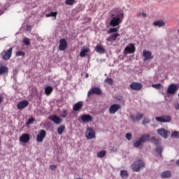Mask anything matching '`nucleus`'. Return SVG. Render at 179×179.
Wrapping results in <instances>:
<instances>
[{"label":"nucleus","instance_id":"obj_27","mask_svg":"<svg viewBox=\"0 0 179 179\" xmlns=\"http://www.w3.org/2000/svg\"><path fill=\"white\" fill-rule=\"evenodd\" d=\"M153 24L154 26L162 27L165 26V22L163 20H158V21L154 22Z\"/></svg>","mask_w":179,"mask_h":179},{"label":"nucleus","instance_id":"obj_7","mask_svg":"<svg viewBox=\"0 0 179 179\" xmlns=\"http://www.w3.org/2000/svg\"><path fill=\"white\" fill-rule=\"evenodd\" d=\"M121 108H122V106L120 104H118V103L112 104L109 108V113L114 115L118 110Z\"/></svg>","mask_w":179,"mask_h":179},{"label":"nucleus","instance_id":"obj_29","mask_svg":"<svg viewBox=\"0 0 179 179\" xmlns=\"http://www.w3.org/2000/svg\"><path fill=\"white\" fill-rule=\"evenodd\" d=\"M129 176V174L128 173L127 171L123 170L120 171V177L123 179H125Z\"/></svg>","mask_w":179,"mask_h":179},{"label":"nucleus","instance_id":"obj_1","mask_svg":"<svg viewBox=\"0 0 179 179\" xmlns=\"http://www.w3.org/2000/svg\"><path fill=\"white\" fill-rule=\"evenodd\" d=\"M145 167V162L141 159H138L136 162H133L131 165V169L133 172L139 173L141 169H143Z\"/></svg>","mask_w":179,"mask_h":179},{"label":"nucleus","instance_id":"obj_8","mask_svg":"<svg viewBox=\"0 0 179 179\" xmlns=\"http://www.w3.org/2000/svg\"><path fill=\"white\" fill-rule=\"evenodd\" d=\"M80 120L83 123H88L92 120V117L89 114L81 115L78 118V121L80 122Z\"/></svg>","mask_w":179,"mask_h":179},{"label":"nucleus","instance_id":"obj_22","mask_svg":"<svg viewBox=\"0 0 179 179\" xmlns=\"http://www.w3.org/2000/svg\"><path fill=\"white\" fill-rule=\"evenodd\" d=\"M161 177L163 179H169L172 177V173L170 171H165L161 173Z\"/></svg>","mask_w":179,"mask_h":179},{"label":"nucleus","instance_id":"obj_32","mask_svg":"<svg viewBox=\"0 0 179 179\" xmlns=\"http://www.w3.org/2000/svg\"><path fill=\"white\" fill-rule=\"evenodd\" d=\"M150 140H151L152 143H154V145H157L160 144V141L157 139L155 136L151 137Z\"/></svg>","mask_w":179,"mask_h":179},{"label":"nucleus","instance_id":"obj_55","mask_svg":"<svg viewBox=\"0 0 179 179\" xmlns=\"http://www.w3.org/2000/svg\"><path fill=\"white\" fill-rule=\"evenodd\" d=\"M178 97H179V93H178Z\"/></svg>","mask_w":179,"mask_h":179},{"label":"nucleus","instance_id":"obj_13","mask_svg":"<svg viewBox=\"0 0 179 179\" xmlns=\"http://www.w3.org/2000/svg\"><path fill=\"white\" fill-rule=\"evenodd\" d=\"M48 119L52 120L56 124H60L62 122V120L57 115H52L48 117Z\"/></svg>","mask_w":179,"mask_h":179},{"label":"nucleus","instance_id":"obj_3","mask_svg":"<svg viewBox=\"0 0 179 179\" xmlns=\"http://www.w3.org/2000/svg\"><path fill=\"white\" fill-rule=\"evenodd\" d=\"M123 18H124L123 13L117 14L115 17H112V19L110 20L109 23L110 26L115 27L116 26L120 25Z\"/></svg>","mask_w":179,"mask_h":179},{"label":"nucleus","instance_id":"obj_14","mask_svg":"<svg viewBox=\"0 0 179 179\" xmlns=\"http://www.w3.org/2000/svg\"><path fill=\"white\" fill-rule=\"evenodd\" d=\"M67 48L68 43L66 40H65L64 38H62L60 40V44L59 45V50H60V51H64V50H66Z\"/></svg>","mask_w":179,"mask_h":179},{"label":"nucleus","instance_id":"obj_24","mask_svg":"<svg viewBox=\"0 0 179 179\" xmlns=\"http://www.w3.org/2000/svg\"><path fill=\"white\" fill-rule=\"evenodd\" d=\"M95 51L100 54L105 53V49L103 48V46L101 45H97L95 47Z\"/></svg>","mask_w":179,"mask_h":179},{"label":"nucleus","instance_id":"obj_45","mask_svg":"<svg viewBox=\"0 0 179 179\" xmlns=\"http://www.w3.org/2000/svg\"><path fill=\"white\" fill-rule=\"evenodd\" d=\"M34 118L33 117H31V118H30L29 120H27V124H33V122H34Z\"/></svg>","mask_w":179,"mask_h":179},{"label":"nucleus","instance_id":"obj_18","mask_svg":"<svg viewBox=\"0 0 179 179\" xmlns=\"http://www.w3.org/2000/svg\"><path fill=\"white\" fill-rule=\"evenodd\" d=\"M20 141L23 143H27L30 141V136L29 134H23L20 138Z\"/></svg>","mask_w":179,"mask_h":179},{"label":"nucleus","instance_id":"obj_37","mask_svg":"<svg viewBox=\"0 0 179 179\" xmlns=\"http://www.w3.org/2000/svg\"><path fill=\"white\" fill-rule=\"evenodd\" d=\"M58 13L57 12H51L49 14L46 15V17H57Z\"/></svg>","mask_w":179,"mask_h":179},{"label":"nucleus","instance_id":"obj_5","mask_svg":"<svg viewBox=\"0 0 179 179\" xmlns=\"http://www.w3.org/2000/svg\"><path fill=\"white\" fill-rule=\"evenodd\" d=\"M156 120L159 122L167 123L171 122V117L169 115H162L161 117H156Z\"/></svg>","mask_w":179,"mask_h":179},{"label":"nucleus","instance_id":"obj_36","mask_svg":"<svg viewBox=\"0 0 179 179\" xmlns=\"http://www.w3.org/2000/svg\"><path fill=\"white\" fill-rule=\"evenodd\" d=\"M22 42L26 45H31V42H30V39L29 38H24L22 40Z\"/></svg>","mask_w":179,"mask_h":179},{"label":"nucleus","instance_id":"obj_10","mask_svg":"<svg viewBox=\"0 0 179 179\" xmlns=\"http://www.w3.org/2000/svg\"><path fill=\"white\" fill-rule=\"evenodd\" d=\"M13 48H10V49L4 51L1 53V57L3 59H10L12 55Z\"/></svg>","mask_w":179,"mask_h":179},{"label":"nucleus","instance_id":"obj_30","mask_svg":"<svg viewBox=\"0 0 179 179\" xmlns=\"http://www.w3.org/2000/svg\"><path fill=\"white\" fill-rule=\"evenodd\" d=\"M152 87L154 89H157V90H162L164 88V86L159 83V84H152Z\"/></svg>","mask_w":179,"mask_h":179},{"label":"nucleus","instance_id":"obj_40","mask_svg":"<svg viewBox=\"0 0 179 179\" xmlns=\"http://www.w3.org/2000/svg\"><path fill=\"white\" fill-rule=\"evenodd\" d=\"M150 123V119L146 117V118H144L143 120H142V124L143 125H145L147 124H149Z\"/></svg>","mask_w":179,"mask_h":179},{"label":"nucleus","instance_id":"obj_39","mask_svg":"<svg viewBox=\"0 0 179 179\" xmlns=\"http://www.w3.org/2000/svg\"><path fill=\"white\" fill-rule=\"evenodd\" d=\"M105 83H106L109 85H113L114 83L113 80L112 78H106L105 80Z\"/></svg>","mask_w":179,"mask_h":179},{"label":"nucleus","instance_id":"obj_26","mask_svg":"<svg viewBox=\"0 0 179 179\" xmlns=\"http://www.w3.org/2000/svg\"><path fill=\"white\" fill-rule=\"evenodd\" d=\"M8 73V68L6 66H0V75H6Z\"/></svg>","mask_w":179,"mask_h":179},{"label":"nucleus","instance_id":"obj_41","mask_svg":"<svg viewBox=\"0 0 179 179\" xmlns=\"http://www.w3.org/2000/svg\"><path fill=\"white\" fill-rule=\"evenodd\" d=\"M68 117V111L66 110H64L62 113V118H66Z\"/></svg>","mask_w":179,"mask_h":179},{"label":"nucleus","instance_id":"obj_9","mask_svg":"<svg viewBox=\"0 0 179 179\" xmlns=\"http://www.w3.org/2000/svg\"><path fill=\"white\" fill-rule=\"evenodd\" d=\"M46 135H47V133L45 130L42 129L39 131V134H38L36 136L37 142L42 143L44 138L46 137Z\"/></svg>","mask_w":179,"mask_h":179},{"label":"nucleus","instance_id":"obj_49","mask_svg":"<svg viewBox=\"0 0 179 179\" xmlns=\"http://www.w3.org/2000/svg\"><path fill=\"white\" fill-rule=\"evenodd\" d=\"M175 108H176L177 110L179 109V103L175 105Z\"/></svg>","mask_w":179,"mask_h":179},{"label":"nucleus","instance_id":"obj_20","mask_svg":"<svg viewBox=\"0 0 179 179\" xmlns=\"http://www.w3.org/2000/svg\"><path fill=\"white\" fill-rule=\"evenodd\" d=\"M29 106V102L26 100L20 101L17 104V108L22 110L26 108Z\"/></svg>","mask_w":179,"mask_h":179},{"label":"nucleus","instance_id":"obj_11","mask_svg":"<svg viewBox=\"0 0 179 179\" xmlns=\"http://www.w3.org/2000/svg\"><path fill=\"white\" fill-rule=\"evenodd\" d=\"M142 56L145 57L144 62L153 59L154 57L152 55V52L148 50H143Z\"/></svg>","mask_w":179,"mask_h":179},{"label":"nucleus","instance_id":"obj_56","mask_svg":"<svg viewBox=\"0 0 179 179\" xmlns=\"http://www.w3.org/2000/svg\"><path fill=\"white\" fill-rule=\"evenodd\" d=\"M178 43H179V39H178Z\"/></svg>","mask_w":179,"mask_h":179},{"label":"nucleus","instance_id":"obj_53","mask_svg":"<svg viewBox=\"0 0 179 179\" xmlns=\"http://www.w3.org/2000/svg\"><path fill=\"white\" fill-rule=\"evenodd\" d=\"M77 179H82V178H77Z\"/></svg>","mask_w":179,"mask_h":179},{"label":"nucleus","instance_id":"obj_31","mask_svg":"<svg viewBox=\"0 0 179 179\" xmlns=\"http://www.w3.org/2000/svg\"><path fill=\"white\" fill-rule=\"evenodd\" d=\"M64 130H65V126L61 125L57 128V134L59 135H62Z\"/></svg>","mask_w":179,"mask_h":179},{"label":"nucleus","instance_id":"obj_4","mask_svg":"<svg viewBox=\"0 0 179 179\" xmlns=\"http://www.w3.org/2000/svg\"><path fill=\"white\" fill-rule=\"evenodd\" d=\"M85 137L87 139L90 140L92 138H96V134L93 128L92 127H87V131L85 133Z\"/></svg>","mask_w":179,"mask_h":179},{"label":"nucleus","instance_id":"obj_12","mask_svg":"<svg viewBox=\"0 0 179 179\" xmlns=\"http://www.w3.org/2000/svg\"><path fill=\"white\" fill-rule=\"evenodd\" d=\"M177 90L178 86L176 84H170L167 90V93L169 94H175Z\"/></svg>","mask_w":179,"mask_h":179},{"label":"nucleus","instance_id":"obj_17","mask_svg":"<svg viewBox=\"0 0 179 179\" xmlns=\"http://www.w3.org/2000/svg\"><path fill=\"white\" fill-rule=\"evenodd\" d=\"M124 51L129 54H133L136 51V47L134 44L130 43L125 48Z\"/></svg>","mask_w":179,"mask_h":179},{"label":"nucleus","instance_id":"obj_54","mask_svg":"<svg viewBox=\"0 0 179 179\" xmlns=\"http://www.w3.org/2000/svg\"><path fill=\"white\" fill-rule=\"evenodd\" d=\"M178 33H179V29H178Z\"/></svg>","mask_w":179,"mask_h":179},{"label":"nucleus","instance_id":"obj_15","mask_svg":"<svg viewBox=\"0 0 179 179\" xmlns=\"http://www.w3.org/2000/svg\"><path fill=\"white\" fill-rule=\"evenodd\" d=\"M143 117V113H137L135 116L134 115H130V118L133 122H138Z\"/></svg>","mask_w":179,"mask_h":179},{"label":"nucleus","instance_id":"obj_16","mask_svg":"<svg viewBox=\"0 0 179 179\" xmlns=\"http://www.w3.org/2000/svg\"><path fill=\"white\" fill-rule=\"evenodd\" d=\"M131 90L140 91L143 88V85L137 83H133L129 85Z\"/></svg>","mask_w":179,"mask_h":179},{"label":"nucleus","instance_id":"obj_42","mask_svg":"<svg viewBox=\"0 0 179 179\" xmlns=\"http://www.w3.org/2000/svg\"><path fill=\"white\" fill-rule=\"evenodd\" d=\"M171 136L174 138H179V132L175 131L171 134Z\"/></svg>","mask_w":179,"mask_h":179},{"label":"nucleus","instance_id":"obj_38","mask_svg":"<svg viewBox=\"0 0 179 179\" xmlns=\"http://www.w3.org/2000/svg\"><path fill=\"white\" fill-rule=\"evenodd\" d=\"M118 31V29H117L116 27L114 28H110L108 31V34H112V33H115Z\"/></svg>","mask_w":179,"mask_h":179},{"label":"nucleus","instance_id":"obj_51","mask_svg":"<svg viewBox=\"0 0 179 179\" xmlns=\"http://www.w3.org/2000/svg\"><path fill=\"white\" fill-rule=\"evenodd\" d=\"M176 164L178 166H179V159L177 161Z\"/></svg>","mask_w":179,"mask_h":179},{"label":"nucleus","instance_id":"obj_52","mask_svg":"<svg viewBox=\"0 0 179 179\" xmlns=\"http://www.w3.org/2000/svg\"><path fill=\"white\" fill-rule=\"evenodd\" d=\"M114 16V15H112V17H113Z\"/></svg>","mask_w":179,"mask_h":179},{"label":"nucleus","instance_id":"obj_43","mask_svg":"<svg viewBox=\"0 0 179 179\" xmlns=\"http://www.w3.org/2000/svg\"><path fill=\"white\" fill-rule=\"evenodd\" d=\"M126 138L128 141H130L132 139V134L131 133H127L126 134Z\"/></svg>","mask_w":179,"mask_h":179},{"label":"nucleus","instance_id":"obj_50","mask_svg":"<svg viewBox=\"0 0 179 179\" xmlns=\"http://www.w3.org/2000/svg\"><path fill=\"white\" fill-rule=\"evenodd\" d=\"M3 100V98H2L1 96H0V104L2 103V101Z\"/></svg>","mask_w":179,"mask_h":179},{"label":"nucleus","instance_id":"obj_23","mask_svg":"<svg viewBox=\"0 0 179 179\" xmlns=\"http://www.w3.org/2000/svg\"><path fill=\"white\" fill-rule=\"evenodd\" d=\"M83 107V102H78L74 104L73 109L74 111H79Z\"/></svg>","mask_w":179,"mask_h":179},{"label":"nucleus","instance_id":"obj_34","mask_svg":"<svg viewBox=\"0 0 179 179\" xmlns=\"http://www.w3.org/2000/svg\"><path fill=\"white\" fill-rule=\"evenodd\" d=\"M106 155V151L105 150H102V151H100L99 152H97V157H99V158H102V157H104Z\"/></svg>","mask_w":179,"mask_h":179},{"label":"nucleus","instance_id":"obj_46","mask_svg":"<svg viewBox=\"0 0 179 179\" xmlns=\"http://www.w3.org/2000/svg\"><path fill=\"white\" fill-rule=\"evenodd\" d=\"M138 16H139V17H144V18H146V17H147V15H146V14H145V13H140L138 14Z\"/></svg>","mask_w":179,"mask_h":179},{"label":"nucleus","instance_id":"obj_33","mask_svg":"<svg viewBox=\"0 0 179 179\" xmlns=\"http://www.w3.org/2000/svg\"><path fill=\"white\" fill-rule=\"evenodd\" d=\"M156 152L160 155V157H162L163 148L161 146H158L156 148Z\"/></svg>","mask_w":179,"mask_h":179},{"label":"nucleus","instance_id":"obj_47","mask_svg":"<svg viewBox=\"0 0 179 179\" xmlns=\"http://www.w3.org/2000/svg\"><path fill=\"white\" fill-rule=\"evenodd\" d=\"M27 31H31V25H27Z\"/></svg>","mask_w":179,"mask_h":179},{"label":"nucleus","instance_id":"obj_28","mask_svg":"<svg viewBox=\"0 0 179 179\" xmlns=\"http://www.w3.org/2000/svg\"><path fill=\"white\" fill-rule=\"evenodd\" d=\"M52 91H53V88L51 86H47L45 88V94L47 96H50L51 94V93L52 92Z\"/></svg>","mask_w":179,"mask_h":179},{"label":"nucleus","instance_id":"obj_2","mask_svg":"<svg viewBox=\"0 0 179 179\" xmlns=\"http://www.w3.org/2000/svg\"><path fill=\"white\" fill-rule=\"evenodd\" d=\"M148 141H150V135H149V134H143L138 138V141H136V142L134 143V145L135 148H140L142 145V143H147Z\"/></svg>","mask_w":179,"mask_h":179},{"label":"nucleus","instance_id":"obj_35","mask_svg":"<svg viewBox=\"0 0 179 179\" xmlns=\"http://www.w3.org/2000/svg\"><path fill=\"white\" fill-rule=\"evenodd\" d=\"M76 1L75 0H66L65 3L68 6H72L73 5Z\"/></svg>","mask_w":179,"mask_h":179},{"label":"nucleus","instance_id":"obj_25","mask_svg":"<svg viewBox=\"0 0 179 179\" xmlns=\"http://www.w3.org/2000/svg\"><path fill=\"white\" fill-rule=\"evenodd\" d=\"M90 52V49L89 48H87L85 49H83L81 52H80L79 55L81 57H85L87 56V53Z\"/></svg>","mask_w":179,"mask_h":179},{"label":"nucleus","instance_id":"obj_6","mask_svg":"<svg viewBox=\"0 0 179 179\" xmlns=\"http://www.w3.org/2000/svg\"><path fill=\"white\" fill-rule=\"evenodd\" d=\"M102 94V91L99 87H92L88 92L87 96H90L92 94L101 95Z\"/></svg>","mask_w":179,"mask_h":179},{"label":"nucleus","instance_id":"obj_19","mask_svg":"<svg viewBox=\"0 0 179 179\" xmlns=\"http://www.w3.org/2000/svg\"><path fill=\"white\" fill-rule=\"evenodd\" d=\"M157 133L159 136L166 138H168L170 134V133L164 129H159Z\"/></svg>","mask_w":179,"mask_h":179},{"label":"nucleus","instance_id":"obj_21","mask_svg":"<svg viewBox=\"0 0 179 179\" xmlns=\"http://www.w3.org/2000/svg\"><path fill=\"white\" fill-rule=\"evenodd\" d=\"M120 34L118 33H116L115 34H112L110 35L107 38H106V41L107 42H113V41H115V40L117 39V38L120 37Z\"/></svg>","mask_w":179,"mask_h":179},{"label":"nucleus","instance_id":"obj_44","mask_svg":"<svg viewBox=\"0 0 179 179\" xmlns=\"http://www.w3.org/2000/svg\"><path fill=\"white\" fill-rule=\"evenodd\" d=\"M25 52H22V51H19L18 52L16 53V56H22L24 57L25 56Z\"/></svg>","mask_w":179,"mask_h":179},{"label":"nucleus","instance_id":"obj_48","mask_svg":"<svg viewBox=\"0 0 179 179\" xmlns=\"http://www.w3.org/2000/svg\"><path fill=\"white\" fill-rule=\"evenodd\" d=\"M55 169H57V166H55V165H51L50 166V169L51 170L54 171V170H55Z\"/></svg>","mask_w":179,"mask_h":179}]
</instances>
